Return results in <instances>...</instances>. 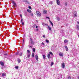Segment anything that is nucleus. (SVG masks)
I'll list each match as a JSON object with an SVG mask.
<instances>
[{"mask_svg": "<svg viewBox=\"0 0 79 79\" xmlns=\"http://www.w3.org/2000/svg\"><path fill=\"white\" fill-rule=\"evenodd\" d=\"M32 58H34V53H32Z\"/></svg>", "mask_w": 79, "mask_h": 79, "instance_id": "obj_20", "label": "nucleus"}, {"mask_svg": "<svg viewBox=\"0 0 79 79\" xmlns=\"http://www.w3.org/2000/svg\"><path fill=\"white\" fill-rule=\"evenodd\" d=\"M77 28L78 30H79V25H77Z\"/></svg>", "mask_w": 79, "mask_h": 79, "instance_id": "obj_27", "label": "nucleus"}, {"mask_svg": "<svg viewBox=\"0 0 79 79\" xmlns=\"http://www.w3.org/2000/svg\"><path fill=\"white\" fill-rule=\"evenodd\" d=\"M15 68H16V69H18V68H19L18 66H15Z\"/></svg>", "mask_w": 79, "mask_h": 79, "instance_id": "obj_29", "label": "nucleus"}, {"mask_svg": "<svg viewBox=\"0 0 79 79\" xmlns=\"http://www.w3.org/2000/svg\"><path fill=\"white\" fill-rule=\"evenodd\" d=\"M74 15V17H77V12L75 11L73 13Z\"/></svg>", "mask_w": 79, "mask_h": 79, "instance_id": "obj_4", "label": "nucleus"}, {"mask_svg": "<svg viewBox=\"0 0 79 79\" xmlns=\"http://www.w3.org/2000/svg\"><path fill=\"white\" fill-rule=\"evenodd\" d=\"M0 79H1V78H0Z\"/></svg>", "mask_w": 79, "mask_h": 79, "instance_id": "obj_49", "label": "nucleus"}, {"mask_svg": "<svg viewBox=\"0 0 79 79\" xmlns=\"http://www.w3.org/2000/svg\"><path fill=\"white\" fill-rule=\"evenodd\" d=\"M0 64L2 66H4V63H3V62L0 61Z\"/></svg>", "mask_w": 79, "mask_h": 79, "instance_id": "obj_12", "label": "nucleus"}, {"mask_svg": "<svg viewBox=\"0 0 79 79\" xmlns=\"http://www.w3.org/2000/svg\"><path fill=\"white\" fill-rule=\"evenodd\" d=\"M62 66L63 68H64L65 65H64V63H63L62 64Z\"/></svg>", "mask_w": 79, "mask_h": 79, "instance_id": "obj_13", "label": "nucleus"}, {"mask_svg": "<svg viewBox=\"0 0 79 79\" xmlns=\"http://www.w3.org/2000/svg\"><path fill=\"white\" fill-rule=\"evenodd\" d=\"M2 76L4 77V76H6V73H3L2 74Z\"/></svg>", "mask_w": 79, "mask_h": 79, "instance_id": "obj_11", "label": "nucleus"}, {"mask_svg": "<svg viewBox=\"0 0 79 79\" xmlns=\"http://www.w3.org/2000/svg\"><path fill=\"white\" fill-rule=\"evenodd\" d=\"M20 17L22 18V15H21V14L20 15Z\"/></svg>", "mask_w": 79, "mask_h": 79, "instance_id": "obj_44", "label": "nucleus"}, {"mask_svg": "<svg viewBox=\"0 0 79 79\" xmlns=\"http://www.w3.org/2000/svg\"><path fill=\"white\" fill-rule=\"evenodd\" d=\"M27 55L28 58H30V57L31 56V52H30V50H27Z\"/></svg>", "mask_w": 79, "mask_h": 79, "instance_id": "obj_2", "label": "nucleus"}, {"mask_svg": "<svg viewBox=\"0 0 79 79\" xmlns=\"http://www.w3.org/2000/svg\"><path fill=\"white\" fill-rule=\"evenodd\" d=\"M56 2L57 4L58 5H60V1L59 0H57Z\"/></svg>", "mask_w": 79, "mask_h": 79, "instance_id": "obj_8", "label": "nucleus"}, {"mask_svg": "<svg viewBox=\"0 0 79 79\" xmlns=\"http://www.w3.org/2000/svg\"><path fill=\"white\" fill-rule=\"evenodd\" d=\"M43 37H44V38H45V35H43Z\"/></svg>", "mask_w": 79, "mask_h": 79, "instance_id": "obj_41", "label": "nucleus"}, {"mask_svg": "<svg viewBox=\"0 0 79 79\" xmlns=\"http://www.w3.org/2000/svg\"><path fill=\"white\" fill-rule=\"evenodd\" d=\"M38 27L37 26H36V28H37Z\"/></svg>", "mask_w": 79, "mask_h": 79, "instance_id": "obj_45", "label": "nucleus"}, {"mask_svg": "<svg viewBox=\"0 0 79 79\" xmlns=\"http://www.w3.org/2000/svg\"><path fill=\"white\" fill-rule=\"evenodd\" d=\"M16 55H19V56H22L23 55V52H20V53L17 52L15 53Z\"/></svg>", "mask_w": 79, "mask_h": 79, "instance_id": "obj_3", "label": "nucleus"}, {"mask_svg": "<svg viewBox=\"0 0 79 79\" xmlns=\"http://www.w3.org/2000/svg\"><path fill=\"white\" fill-rule=\"evenodd\" d=\"M59 55L60 56H63V53L60 52L59 53Z\"/></svg>", "mask_w": 79, "mask_h": 79, "instance_id": "obj_9", "label": "nucleus"}, {"mask_svg": "<svg viewBox=\"0 0 79 79\" xmlns=\"http://www.w3.org/2000/svg\"><path fill=\"white\" fill-rule=\"evenodd\" d=\"M31 16H34V15H33V13H31V14H30Z\"/></svg>", "mask_w": 79, "mask_h": 79, "instance_id": "obj_28", "label": "nucleus"}, {"mask_svg": "<svg viewBox=\"0 0 79 79\" xmlns=\"http://www.w3.org/2000/svg\"><path fill=\"white\" fill-rule=\"evenodd\" d=\"M48 57L49 59H50V54H48Z\"/></svg>", "mask_w": 79, "mask_h": 79, "instance_id": "obj_15", "label": "nucleus"}, {"mask_svg": "<svg viewBox=\"0 0 79 79\" xmlns=\"http://www.w3.org/2000/svg\"><path fill=\"white\" fill-rule=\"evenodd\" d=\"M57 19L58 21H60V19L58 17H57Z\"/></svg>", "mask_w": 79, "mask_h": 79, "instance_id": "obj_25", "label": "nucleus"}, {"mask_svg": "<svg viewBox=\"0 0 79 79\" xmlns=\"http://www.w3.org/2000/svg\"><path fill=\"white\" fill-rule=\"evenodd\" d=\"M28 8H29V9H30V10H31V6H29Z\"/></svg>", "mask_w": 79, "mask_h": 79, "instance_id": "obj_31", "label": "nucleus"}, {"mask_svg": "<svg viewBox=\"0 0 79 79\" xmlns=\"http://www.w3.org/2000/svg\"><path fill=\"white\" fill-rule=\"evenodd\" d=\"M46 42L47 43H50V41H49V40H46Z\"/></svg>", "mask_w": 79, "mask_h": 79, "instance_id": "obj_18", "label": "nucleus"}, {"mask_svg": "<svg viewBox=\"0 0 79 79\" xmlns=\"http://www.w3.org/2000/svg\"><path fill=\"white\" fill-rule=\"evenodd\" d=\"M34 42L32 41V39L30 38V40L29 41V47L30 48H32V46H31L32 45H34Z\"/></svg>", "mask_w": 79, "mask_h": 79, "instance_id": "obj_1", "label": "nucleus"}, {"mask_svg": "<svg viewBox=\"0 0 79 79\" xmlns=\"http://www.w3.org/2000/svg\"><path fill=\"white\" fill-rule=\"evenodd\" d=\"M21 23H22V25H23V26H24V22H21Z\"/></svg>", "mask_w": 79, "mask_h": 79, "instance_id": "obj_36", "label": "nucleus"}, {"mask_svg": "<svg viewBox=\"0 0 79 79\" xmlns=\"http://www.w3.org/2000/svg\"><path fill=\"white\" fill-rule=\"evenodd\" d=\"M27 12H28L29 13H31V10H30L29 9H27Z\"/></svg>", "mask_w": 79, "mask_h": 79, "instance_id": "obj_14", "label": "nucleus"}, {"mask_svg": "<svg viewBox=\"0 0 79 79\" xmlns=\"http://www.w3.org/2000/svg\"><path fill=\"white\" fill-rule=\"evenodd\" d=\"M26 2H27V3H28V4L29 3V2L28 1H26Z\"/></svg>", "mask_w": 79, "mask_h": 79, "instance_id": "obj_33", "label": "nucleus"}, {"mask_svg": "<svg viewBox=\"0 0 79 79\" xmlns=\"http://www.w3.org/2000/svg\"><path fill=\"white\" fill-rule=\"evenodd\" d=\"M64 47L65 48H68V47L66 46H65Z\"/></svg>", "mask_w": 79, "mask_h": 79, "instance_id": "obj_37", "label": "nucleus"}, {"mask_svg": "<svg viewBox=\"0 0 79 79\" xmlns=\"http://www.w3.org/2000/svg\"><path fill=\"white\" fill-rule=\"evenodd\" d=\"M24 39H23V44H24Z\"/></svg>", "mask_w": 79, "mask_h": 79, "instance_id": "obj_42", "label": "nucleus"}, {"mask_svg": "<svg viewBox=\"0 0 79 79\" xmlns=\"http://www.w3.org/2000/svg\"><path fill=\"white\" fill-rule=\"evenodd\" d=\"M35 58L36 60V61H38L39 60V58H38V56L37 54H36L35 56Z\"/></svg>", "mask_w": 79, "mask_h": 79, "instance_id": "obj_7", "label": "nucleus"}, {"mask_svg": "<svg viewBox=\"0 0 79 79\" xmlns=\"http://www.w3.org/2000/svg\"><path fill=\"white\" fill-rule=\"evenodd\" d=\"M43 57L44 60H45V55H43Z\"/></svg>", "mask_w": 79, "mask_h": 79, "instance_id": "obj_16", "label": "nucleus"}, {"mask_svg": "<svg viewBox=\"0 0 79 79\" xmlns=\"http://www.w3.org/2000/svg\"><path fill=\"white\" fill-rule=\"evenodd\" d=\"M18 61L19 62V63H21V60L19 59L18 60Z\"/></svg>", "mask_w": 79, "mask_h": 79, "instance_id": "obj_21", "label": "nucleus"}, {"mask_svg": "<svg viewBox=\"0 0 79 79\" xmlns=\"http://www.w3.org/2000/svg\"><path fill=\"white\" fill-rule=\"evenodd\" d=\"M50 23L52 25V26H53V23L52 22L50 21Z\"/></svg>", "mask_w": 79, "mask_h": 79, "instance_id": "obj_22", "label": "nucleus"}, {"mask_svg": "<svg viewBox=\"0 0 79 79\" xmlns=\"http://www.w3.org/2000/svg\"><path fill=\"white\" fill-rule=\"evenodd\" d=\"M49 54H50L51 55H53V53H52V52H49Z\"/></svg>", "mask_w": 79, "mask_h": 79, "instance_id": "obj_23", "label": "nucleus"}, {"mask_svg": "<svg viewBox=\"0 0 79 79\" xmlns=\"http://www.w3.org/2000/svg\"><path fill=\"white\" fill-rule=\"evenodd\" d=\"M43 13L44 14H47V10H44L43 11Z\"/></svg>", "mask_w": 79, "mask_h": 79, "instance_id": "obj_10", "label": "nucleus"}, {"mask_svg": "<svg viewBox=\"0 0 79 79\" xmlns=\"http://www.w3.org/2000/svg\"><path fill=\"white\" fill-rule=\"evenodd\" d=\"M39 29H36V31H38Z\"/></svg>", "mask_w": 79, "mask_h": 79, "instance_id": "obj_46", "label": "nucleus"}, {"mask_svg": "<svg viewBox=\"0 0 79 79\" xmlns=\"http://www.w3.org/2000/svg\"><path fill=\"white\" fill-rule=\"evenodd\" d=\"M68 79H71V77L70 76H69L68 77Z\"/></svg>", "mask_w": 79, "mask_h": 79, "instance_id": "obj_30", "label": "nucleus"}, {"mask_svg": "<svg viewBox=\"0 0 79 79\" xmlns=\"http://www.w3.org/2000/svg\"><path fill=\"white\" fill-rule=\"evenodd\" d=\"M42 25H43V26H45V25H46V24H45L44 23H42Z\"/></svg>", "mask_w": 79, "mask_h": 79, "instance_id": "obj_35", "label": "nucleus"}, {"mask_svg": "<svg viewBox=\"0 0 79 79\" xmlns=\"http://www.w3.org/2000/svg\"><path fill=\"white\" fill-rule=\"evenodd\" d=\"M48 29H49V30L50 31H52V29H51V27H50L49 26H48Z\"/></svg>", "mask_w": 79, "mask_h": 79, "instance_id": "obj_17", "label": "nucleus"}, {"mask_svg": "<svg viewBox=\"0 0 79 79\" xmlns=\"http://www.w3.org/2000/svg\"><path fill=\"white\" fill-rule=\"evenodd\" d=\"M64 43H66V42H68V40H64Z\"/></svg>", "mask_w": 79, "mask_h": 79, "instance_id": "obj_26", "label": "nucleus"}, {"mask_svg": "<svg viewBox=\"0 0 79 79\" xmlns=\"http://www.w3.org/2000/svg\"><path fill=\"white\" fill-rule=\"evenodd\" d=\"M53 65V62H52L51 63V66H52Z\"/></svg>", "mask_w": 79, "mask_h": 79, "instance_id": "obj_24", "label": "nucleus"}, {"mask_svg": "<svg viewBox=\"0 0 79 79\" xmlns=\"http://www.w3.org/2000/svg\"><path fill=\"white\" fill-rule=\"evenodd\" d=\"M46 18H48V19H50V18L48 17H47Z\"/></svg>", "mask_w": 79, "mask_h": 79, "instance_id": "obj_40", "label": "nucleus"}, {"mask_svg": "<svg viewBox=\"0 0 79 79\" xmlns=\"http://www.w3.org/2000/svg\"><path fill=\"white\" fill-rule=\"evenodd\" d=\"M4 55H6V56H7V55H8V54H4Z\"/></svg>", "mask_w": 79, "mask_h": 79, "instance_id": "obj_39", "label": "nucleus"}, {"mask_svg": "<svg viewBox=\"0 0 79 79\" xmlns=\"http://www.w3.org/2000/svg\"><path fill=\"white\" fill-rule=\"evenodd\" d=\"M77 78H78V79H79V76H78V77H77Z\"/></svg>", "mask_w": 79, "mask_h": 79, "instance_id": "obj_47", "label": "nucleus"}, {"mask_svg": "<svg viewBox=\"0 0 79 79\" xmlns=\"http://www.w3.org/2000/svg\"><path fill=\"white\" fill-rule=\"evenodd\" d=\"M12 2L14 6H15V7H16V4L15 3V2L14 1H12Z\"/></svg>", "mask_w": 79, "mask_h": 79, "instance_id": "obj_6", "label": "nucleus"}, {"mask_svg": "<svg viewBox=\"0 0 79 79\" xmlns=\"http://www.w3.org/2000/svg\"><path fill=\"white\" fill-rule=\"evenodd\" d=\"M66 50V51H68V48H67Z\"/></svg>", "mask_w": 79, "mask_h": 79, "instance_id": "obj_43", "label": "nucleus"}, {"mask_svg": "<svg viewBox=\"0 0 79 79\" xmlns=\"http://www.w3.org/2000/svg\"><path fill=\"white\" fill-rule=\"evenodd\" d=\"M58 79H59V78H58Z\"/></svg>", "mask_w": 79, "mask_h": 79, "instance_id": "obj_50", "label": "nucleus"}, {"mask_svg": "<svg viewBox=\"0 0 79 79\" xmlns=\"http://www.w3.org/2000/svg\"><path fill=\"white\" fill-rule=\"evenodd\" d=\"M32 50H33V52H35V49L34 48H33Z\"/></svg>", "mask_w": 79, "mask_h": 79, "instance_id": "obj_19", "label": "nucleus"}, {"mask_svg": "<svg viewBox=\"0 0 79 79\" xmlns=\"http://www.w3.org/2000/svg\"><path fill=\"white\" fill-rule=\"evenodd\" d=\"M23 19H21V23H22L23 22Z\"/></svg>", "mask_w": 79, "mask_h": 79, "instance_id": "obj_34", "label": "nucleus"}, {"mask_svg": "<svg viewBox=\"0 0 79 79\" xmlns=\"http://www.w3.org/2000/svg\"><path fill=\"white\" fill-rule=\"evenodd\" d=\"M51 3H52V1H51Z\"/></svg>", "mask_w": 79, "mask_h": 79, "instance_id": "obj_48", "label": "nucleus"}, {"mask_svg": "<svg viewBox=\"0 0 79 79\" xmlns=\"http://www.w3.org/2000/svg\"><path fill=\"white\" fill-rule=\"evenodd\" d=\"M41 45H44V43L43 42H42V43L41 44Z\"/></svg>", "mask_w": 79, "mask_h": 79, "instance_id": "obj_32", "label": "nucleus"}, {"mask_svg": "<svg viewBox=\"0 0 79 79\" xmlns=\"http://www.w3.org/2000/svg\"><path fill=\"white\" fill-rule=\"evenodd\" d=\"M37 15V16H40L41 15V14H40V12L39 11H36Z\"/></svg>", "mask_w": 79, "mask_h": 79, "instance_id": "obj_5", "label": "nucleus"}, {"mask_svg": "<svg viewBox=\"0 0 79 79\" xmlns=\"http://www.w3.org/2000/svg\"><path fill=\"white\" fill-rule=\"evenodd\" d=\"M65 6H66L67 5V3L66 2H65Z\"/></svg>", "mask_w": 79, "mask_h": 79, "instance_id": "obj_38", "label": "nucleus"}]
</instances>
